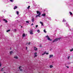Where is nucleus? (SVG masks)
<instances>
[{
    "label": "nucleus",
    "mask_w": 73,
    "mask_h": 73,
    "mask_svg": "<svg viewBox=\"0 0 73 73\" xmlns=\"http://www.w3.org/2000/svg\"><path fill=\"white\" fill-rule=\"evenodd\" d=\"M69 13H70V14L71 15H73V14L72 13L70 12H69Z\"/></svg>",
    "instance_id": "obj_20"
},
{
    "label": "nucleus",
    "mask_w": 73,
    "mask_h": 73,
    "mask_svg": "<svg viewBox=\"0 0 73 73\" xmlns=\"http://www.w3.org/2000/svg\"><path fill=\"white\" fill-rule=\"evenodd\" d=\"M25 37V34H23V37Z\"/></svg>",
    "instance_id": "obj_13"
},
{
    "label": "nucleus",
    "mask_w": 73,
    "mask_h": 73,
    "mask_svg": "<svg viewBox=\"0 0 73 73\" xmlns=\"http://www.w3.org/2000/svg\"><path fill=\"white\" fill-rule=\"evenodd\" d=\"M7 1H8V0H7Z\"/></svg>",
    "instance_id": "obj_45"
},
{
    "label": "nucleus",
    "mask_w": 73,
    "mask_h": 73,
    "mask_svg": "<svg viewBox=\"0 0 73 73\" xmlns=\"http://www.w3.org/2000/svg\"><path fill=\"white\" fill-rule=\"evenodd\" d=\"M10 49H11V48Z\"/></svg>",
    "instance_id": "obj_44"
},
{
    "label": "nucleus",
    "mask_w": 73,
    "mask_h": 73,
    "mask_svg": "<svg viewBox=\"0 0 73 73\" xmlns=\"http://www.w3.org/2000/svg\"><path fill=\"white\" fill-rule=\"evenodd\" d=\"M53 66H52V65H50V68H53Z\"/></svg>",
    "instance_id": "obj_16"
},
{
    "label": "nucleus",
    "mask_w": 73,
    "mask_h": 73,
    "mask_svg": "<svg viewBox=\"0 0 73 73\" xmlns=\"http://www.w3.org/2000/svg\"><path fill=\"white\" fill-rule=\"evenodd\" d=\"M4 73H5V72H4Z\"/></svg>",
    "instance_id": "obj_43"
},
{
    "label": "nucleus",
    "mask_w": 73,
    "mask_h": 73,
    "mask_svg": "<svg viewBox=\"0 0 73 73\" xmlns=\"http://www.w3.org/2000/svg\"><path fill=\"white\" fill-rule=\"evenodd\" d=\"M3 21H6V19H4Z\"/></svg>",
    "instance_id": "obj_32"
},
{
    "label": "nucleus",
    "mask_w": 73,
    "mask_h": 73,
    "mask_svg": "<svg viewBox=\"0 0 73 73\" xmlns=\"http://www.w3.org/2000/svg\"><path fill=\"white\" fill-rule=\"evenodd\" d=\"M34 57H37V52H35V53H34Z\"/></svg>",
    "instance_id": "obj_7"
},
{
    "label": "nucleus",
    "mask_w": 73,
    "mask_h": 73,
    "mask_svg": "<svg viewBox=\"0 0 73 73\" xmlns=\"http://www.w3.org/2000/svg\"><path fill=\"white\" fill-rule=\"evenodd\" d=\"M44 33H46V31H45V29H44Z\"/></svg>",
    "instance_id": "obj_24"
},
{
    "label": "nucleus",
    "mask_w": 73,
    "mask_h": 73,
    "mask_svg": "<svg viewBox=\"0 0 73 73\" xmlns=\"http://www.w3.org/2000/svg\"><path fill=\"white\" fill-rule=\"evenodd\" d=\"M70 52H72L73 51V48H72L71 50H70Z\"/></svg>",
    "instance_id": "obj_26"
},
{
    "label": "nucleus",
    "mask_w": 73,
    "mask_h": 73,
    "mask_svg": "<svg viewBox=\"0 0 73 73\" xmlns=\"http://www.w3.org/2000/svg\"><path fill=\"white\" fill-rule=\"evenodd\" d=\"M66 21V20H65L64 19L62 21V22H65Z\"/></svg>",
    "instance_id": "obj_21"
},
{
    "label": "nucleus",
    "mask_w": 73,
    "mask_h": 73,
    "mask_svg": "<svg viewBox=\"0 0 73 73\" xmlns=\"http://www.w3.org/2000/svg\"><path fill=\"white\" fill-rule=\"evenodd\" d=\"M17 8V6H15L14 8V9H16Z\"/></svg>",
    "instance_id": "obj_17"
},
{
    "label": "nucleus",
    "mask_w": 73,
    "mask_h": 73,
    "mask_svg": "<svg viewBox=\"0 0 73 73\" xmlns=\"http://www.w3.org/2000/svg\"><path fill=\"white\" fill-rule=\"evenodd\" d=\"M40 23L41 24L42 26H44V25L43 24V23L42 22H40Z\"/></svg>",
    "instance_id": "obj_9"
},
{
    "label": "nucleus",
    "mask_w": 73,
    "mask_h": 73,
    "mask_svg": "<svg viewBox=\"0 0 73 73\" xmlns=\"http://www.w3.org/2000/svg\"><path fill=\"white\" fill-rule=\"evenodd\" d=\"M46 15V14H45V13L43 14L42 15V16H44H44H45Z\"/></svg>",
    "instance_id": "obj_12"
},
{
    "label": "nucleus",
    "mask_w": 73,
    "mask_h": 73,
    "mask_svg": "<svg viewBox=\"0 0 73 73\" xmlns=\"http://www.w3.org/2000/svg\"><path fill=\"white\" fill-rule=\"evenodd\" d=\"M30 44V42L28 43V45H29Z\"/></svg>",
    "instance_id": "obj_41"
},
{
    "label": "nucleus",
    "mask_w": 73,
    "mask_h": 73,
    "mask_svg": "<svg viewBox=\"0 0 73 73\" xmlns=\"http://www.w3.org/2000/svg\"><path fill=\"white\" fill-rule=\"evenodd\" d=\"M33 30H31L30 32V35H33Z\"/></svg>",
    "instance_id": "obj_4"
},
{
    "label": "nucleus",
    "mask_w": 73,
    "mask_h": 73,
    "mask_svg": "<svg viewBox=\"0 0 73 73\" xmlns=\"http://www.w3.org/2000/svg\"><path fill=\"white\" fill-rule=\"evenodd\" d=\"M22 68H22V67L21 66L19 67V69L20 71H22Z\"/></svg>",
    "instance_id": "obj_6"
},
{
    "label": "nucleus",
    "mask_w": 73,
    "mask_h": 73,
    "mask_svg": "<svg viewBox=\"0 0 73 73\" xmlns=\"http://www.w3.org/2000/svg\"><path fill=\"white\" fill-rule=\"evenodd\" d=\"M36 27H38V25H36V26H35Z\"/></svg>",
    "instance_id": "obj_35"
},
{
    "label": "nucleus",
    "mask_w": 73,
    "mask_h": 73,
    "mask_svg": "<svg viewBox=\"0 0 73 73\" xmlns=\"http://www.w3.org/2000/svg\"><path fill=\"white\" fill-rule=\"evenodd\" d=\"M1 64L0 63V67H1Z\"/></svg>",
    "instance_id": "obj_36"
},
{
    "label": "nucleus",
    "mask_w": 73,
    "mask_h": 73,
    "mask_svg": "<svg viewBox=\"0 0 73 73\" xmlns=\"http://www.w3.org/2000/svg\"><path fill=\"white\" fill-rule=\"evenodd\" d=\"M30 8V6H29L27 8V9H29Z\"/></svg>",
    "instance_id": "obj_30"
},
{
    "label": "nucleus",
    "mask_w": 73,
    "mask_h": 73,
    "mask_svg": "<svg viewBox=\"0 0 73 73\" xmlns=\"http://www.w3.org/2000/svg\"><path fill=\"white\" fill-rule=\"evenodd\" d=\"M10 1L11 2H13V0H10Z\"/></svg>",
    "instance_id": "obj_31"
},
{
    "label": "nucleus",
    "mask_w": 73,
    "mask_h": 73,
    "mask_svg": "<svg viewBox=\"0 0 73 73\" xmlns=\"http://www.w3.org/2000/svg\"><path fill=\"white\" fill-rule=\"evenodd\" d=\"M14 58H16V59H17V58H18V57L16 56H15L14 57Z\"/></svg>",
    "instance_id": "obj_15"
},
{
    "label": "nucleus",
    "mask_w": 73,
    "mask_h": 73,
    "mask_svg": "<svg viewBox=\"0 0 73 73\" xmlns=\"http://www.w3.org/2000/svg\"><path fill=\"white\" fill-rule=\"evenodd\" d=\"M21 28H23V26H21Z\"/></svg>",
    "instance_id": "obj_42"
},
{
    "label": "nucleus",
    "mask_w": 73,
    "mask_h": 73,
    "mask_svg": "<svg viewBox=\"0 0 73 73\" xmlns=\"http://www.w3.org/2000/svg\"><path fill=\"white\" fill-rule=\"evenodd\" d=\"M26 22L27 23H29V21H26Z\"/></svg>",
    "instance_id": "obj_29"
},
{
    "label": "nucleus",
    "mask_w": 73,
    "mask_h": 73,
    "mask_svg": "<svg viewBox=\"0 0 73 73\" xmlns=\"http://www.w3.org/2000/svg\"><path fill=\"white\" fill-rule=\"evenodd\" d=\"M34 20H35V19H34V18H33L32 19V22H33V21H34Z\"/></svg>",
    "instance_id": "obj_19"
},
{
    "label": "nucleus",
    "mask_w": 73,
    "mask_h": 73,
    "mask_svg": "<svg viewBox=\"0 0 73 73\" xmlns=\"http://www.w3.org/2000/svg\"><path fill=\"white\" fill-rule=\"evenodd\" d=\"M37 14H38V15H36V17H40V15H41V13L40 12V11H36Z\"/></svg>",
    "instance_id": "obj_1"
},
{
    "label": "nucleus",
    "mask_w": 73,
    "mask_h": 73,
    "mask_svg": "<svg viewBox=\"0 0 73 73\" xmlns=\"http://www.w3.org/2000/svg\"><path fill=\"white\" fill-rule=\"evenodd\" d=\"M3 69H4L3 68H2L1 69V71H3Z\"/></svg>",
    "instance_id": "obj_25"
},
{
    "label": "nucleus",
    "mask_w": 73,
    "mask_h": 73,
    "mask_svg": "<svg viewBox=\"0 0 73 73\" xmlns=\"http://www.w3.org/2000/svg\"><path fill=\"white\" fill-rule=\"evenodd\" d=\"M46 51L44 52L42 54V56H44V54H46Z\"/></svg>",
    "instance_id": "obj_10"
},
{
    "label": "nucleus",
    "mask_w": 73,
    "mask_h": 73,
    "mask_svg": "<svg viewBox=\"0 0 73 73\" xmlns=\"http://www.w3.org/2000/svg\"><path fill=\"white\" fill-rule=\"evenodd\" d=\"M27 49H28V48H27V47H26V50H27Z\"/></svg>",
    "instance_id": "obj_39"
},
{
    "label": "nucleus",
    "mask_w": 73,
    "mask_h": 73,
    "mask_svg": "<svg viewBox=\"0 0 73 73\" xmlns=\"http://www.w3.org/2000/svg\"><path fill=\"white\" fill-rule=\"evenodd\" d=\"M48 19H49V20H51V18H48Z\"/></svg>",
    "instance_id": "obj_27"
},
{
    "label": "nucleus",
    "mask_w": 73,
    "mask_h": 73,
    "mask_svg": "<svg viewBox=\"0 0 73 73\" xmlns=\"http://www.w3.org/2000/svg\"><path fill=\"white\" fill-rule=\"evenodd\" d=\"M46 54H49V53H48V52L47 53L46 52Z\"/></svg>",
    "instance_id": "obj_34"
},
{
    "label": "nucleus",
    "mask_w": 73,
    "mask_h": 73,
    "mask_svg": "<svg viewBox=\"0 0 73 73\" xmlns=\"http://www.w3.org/2000/svg\"><path fill=\"white\" fill-rule=\"evenodd\" d=\"M10 30H8L7 31V32H10Z\"/></svg>",
    "instance_id": "obj_28"
},
{
    "label": "nucleus",
    "mask_w": 73,
    "mask_h": 73,
    "mask_svg": "<svg viewBox=\"0 0 73 73\" xmlns=\"http://www.w3.org/2000/svg\"><path fill=\"white\" fill-rule=\"evenodd\" d=\"M69 57H70V56H69L68 57V60H69Z\"/></svg>",
    "instance_id": "obj_33"
},
{
    "label": "nucleus",
    "mask_w": 73,
    "mask_h": 73,
    "mask_svg": "<svg viewBox=\"0 0 73 73\" xmlns=\"http://www.w3.org/2000/svg\"><path fill=\"white\" fill-rule=\"evenodd\" d=\"M34 49L35 50H37V48L35 47H34Z\"/></svg>",
    "instance_id": "obj_11"
},
{
    "label": "nucleus",
    "mask_w": 73,
    "mask_h": 73,
    "mask_svg": "<svg viewBox=\"0 0 73 73\" xmlns=\"http://www.w3.org/2000/svg\"><path fill=\"white\" fill-rule=\"evenodd\" d=\"M61 39V38H56V39H54V40L52 42H57V41H58V40H60V39Z\"/></svg>",
    "instance_id": "obj_2"
},
{
    "label": "nucleus",
    "mask_w": 73,
    "mask_h": 73,
    "mask_svg": "<svg viewBox=\"0 0 73 73\" xmlns=\"http://www.w3.org/2000/svg\"><path fill=\"white\" fill-rule=\"evenodd\" d=\"M37 32H38V33H40V30H38L37 31Z\"/></svg>",
    "instance_id": "obj_22"
},
{
    "label": "nucleus",
    "mask_w": 73,
    "mask_h": 73,
    "mask_svg": "<svg viewBox=\"0 0 73 73\" xmlns=\"http://www.w3.org/2000/svg\"><path fill=\"white\" fill-rule=\"evenodd\" d=\"M66 67H67V68H69V66H66Z\"/></svg>",
    "instance_id": "obj_37"
},
{
    "label": "nucleus",
    "mask_w": 73,
    "mask_h": 73,
    "mask_svg": "<svg viewBox=\"0 0 73 73\" xmlns=\"http://www.w3.org/2000/svg\"><path fill=\"white\" fill-rule=\"evenodd\" d=\"M13 53V51H10V54H11L12 53Z\"/></svg>",
    "instance_id": "obj_18"
},
{
    "label": "nucleus",
    "mask_w": 73,
    "mask_h": 73,
    "mask_svg": "<svg viewBox=\"0 0 73 73\" xmlns=\"http://www.w3.org/2000/svg\"><path fill=\"white\" fill-rule=\"evenodd\" d=\"M33 25V24L32 23V24H31V25Z\"/></svg>",
    "instance_id": "obj_40"
},
{
    "label": "nucleus",
    "mask_w": 73,
    "mask_h": 73,
    "mask_svg": "<svg viewBox=\"0 0 73 73\" xmlns=\"http://www.w3.org/2000/svg\"><path fill=\"white\" fill-rule=\"evenodd\" d=\"M65 25H66V27H69V26L68 24V23H67V22L65 24Z\"/></svg>",
    "instance_id": "obj_5"
},
{
    "label": "nucleus",
    "mask_w": 73,
    "mask_h": 73,
    "mask_svg": "<svg viewBox=\"0 0 73 73\" xmlns=\"http://www.w3.org/2000/svg\"><path fill=\"white\" fill-rule=\"evenodd\" d=\"M16 13L17 15H19V11H17Z\"/></svg>",
    "instance_id": "obj_23"
},
{
    "label": "nucleus",
    "mask_w": 73,
    "mask_h": 73,
    "mask_svg": "<svg viewBox=\"0 0 73 73\" xmlns=\"http://www.w3.org/2000/svg\"><path fill=\"white\" fill-rule=\"evenodd\" d=\"M46 37H47V38L48 40H49V41H52V40L50 39V38L49 37V36L48 35L46 36Z\"/></svg>",
    "instance_id": "obj_3"
},
{
    "label": "nucleus",
    "mask_w": 73,
    "mask_h": 73,
    "mask_svg": "<svg viewBox=\"0 0 73 73\" xmlns=\"http://www.w3.org/2000/svg\"><path fill=\"white\" fill-rule=\"evenodd\" d=\"M13 31L14 32H17V30L16 29H15L14 30H13Z\"/></svg>",
    "instance_id": "obj_14"
},
{
    "label": "nucleus",
    "mask_w": 73,
    "mask_h": 73,
    "mask_svg": "<svg viewBox=\"0 0 73 73\" xmlns=\"http://www.w3.org/2000/svg\"><path fill=\"white\" fill-rule=\"evenodd\" d=\"M53 57V55H50L49 58H52V57Z\"/></svg>",
    "instance_id": "obj_8"
},
{
    "label": "nucleus",
    "mask_w": 73,
    "mask_h": 73,
    "mask_svg": "<svg viewBox=\"0 0 73 73\" xmlns=\"http://www.w3.org/2000/svg\"><path fill=\"white\" fill-rule=\"evenodd\" d=\"M5 21V23H7V22H8V21H7L6 20V21Z\"/></svg>",
    "instance_id": "obj_38"
}]
</instances>
